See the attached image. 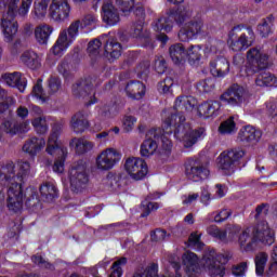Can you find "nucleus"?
I'll use <instances>...</instances> for the list:
<instances>
[{
  "label": "nucleus",
  "instance_id": "7ed1b4c3",
  "mask_svg": "<svg viewBox=\"0 0 277 277\" xmlns=\"http://www.w3.org/2000/svg\"><path fill=\"white\" fill-rule=\"evenodd\" d=\"M192 14L193 12L189 8H180L177 11L170 12L160 17L153 26L154 30L170 34L172 27H174V21L180 23V25L185 23L184 27L179 32V39L182 42H189V40H194L196 36H200V34H202V27H205L202 19H190Z\"/></svg>",
  "mask_w": 277,
  "mask_h": 277
},
{
  "label": "nucleus",
  "instance_id": "aec40b11",
  "mask_svg": "<svg viewBox=\"0 0 277 277\" xmlns=\"http://www.w3.org/2000/svg\"><path fill=\"white\" fill-rule=\"evenodd\" d=\"M182 263L184 266V272L188 277H196L200 274V264L198 260V255L196 253L186 251L182 255Z\"/></svg>",
  "mask_w": 277,
  "mask_h": 277
},
{
  "label": "nucleus",
  "instance_id": "4d7b16f0",
  "mask_svg": "<svg viewBox=\"0 0 277 277\" xmlns=\"http://www.w3.org/2000/svg\"><path fill=\"white\" fill-rule=\"evenodd\" d=\"M215 199V197L211 196V192L209 190V186L201 187V194H200V202L205 207H209L211 205V200Z\"/></svg>",
  "mask_w": 277,
  "mask_h": 277
},
{
  "label": "nucleus",
  "instance_id": "338daca9",
  "mask_svg": "<svg viewBox=\"0 0 277 277\" xmlns=\"http://www.w3.org/2000/svg\"><path fill=\"white\" fill-rule=\"evenodd\" d=\"M168 237V233L163 229H156L151 234V240L153 241H164V239Z\"/></svg>",
  "mask_w": 277,
  "mask_h": 277
},
{
  "label": "nucleus",
  "instance_id": "423d86ee",
  "mask_svg": "<svg viewBox=\"0 0 277 277\" xmlns=\"http://www.w3.org/2000/svg\"><path fill=\"white\" fill-rule=\"evenodd\" d=\"M167 263L163 274L160 276H157L159 265L151 263L147 267L136 269L132 277H183V273L181 272V255L177 253H169L167 255Z\"/></svg>",
  "mask_w": 277,
  "mask_h": 277
},
{
  "label": "nucleus",
  "instance_id": "9b49d317",
  "mask_svg": "<svg viewBox=\"0 0 277 277\" xmlns=\"http://www.w3.org/2000/svg\"><path fill=\"white\" fill-rule=\"evenodd\" d=\"M241 29H243V26L238 25L235 26L229 32L227 44L232 51H246L248 47H252V44H254L255 36L252 28H247V32H242L237 39L235 31H241Z\"/></svg>",
  "mask_w": 277,
  "mask_h": 277
},
{
  "label": "nucleus",
  "instance_id": "e433bc0d",
  "mask_svg": "<svg viewBox=\"0 0 277 277\" xmlns=\"http://www.w3.org/2000/svg\"><path fill=\"white\" fill-rule=\"evenodd\" d=\"M79 29H81V21L77 19L72 22L68 28L62 30L58 35L65 37V40L72 44V42H75L79 36Z\"/></svg>",
  "mask_w": 277,
  "mask_h": 277
},
{
  "label": "nucleus",
  "instance_id": "f3484780",
  "mask_svg": "<svg viewBox=\"0 0 277 277\" xmlns=\"http://www.w3.org/2000/svg\"><path fill=\"white\" fill-rule=\"evenodd\" d=\"M274 232L266 221L259 223L253 230L252 243H263L264 246H272L274 243Z\"/></svg>",
  "mask_w": 277,
  "mask_h": 277
},
{
  "label": "nucleus",
  "instance_id": "72a5a7b5",
  "mask_svg": "<svg viewBox=\"0 0 277 277\" xmlns=\"http://www.w3.org/2000/svg\"><path fill=\"white\" fill-rule=\"evenodd\" d=\"M169 55L173 63L183 64L187 60L185 47L182 43H175L169 48Z\"/></svg>",
  "mask_w": 277,
  "mask_h": 277
},
{
  "label": "nucleus",
  "instance_id": "3c124183",
  "mask_svg": "<svg viewBox=\"0 0 277 277\" xmlns=\"http://www.w3.org/2000/svg\"><path fill=\"white\" fill-rule=\"evenodd\" d=\"M98 23V17L94 14H87L80 21V27L81 29H88L90 27H94Z\"/></svg>",
  "mask_w": 277,
  "mask_h": 277
},
{
  "label": "nucleus",
  "instance_id": "a18cd8bd",
  "mask_svg": "<svg viewBox=\"0 0 277 277\" xmlns=\"http://www.w3.org/2000/svg\"><path fill=\"white\" fill-rule=\"evenodd\" d=\"M2 129L9 135H16L18 133V121L14 117L9 116L2 121Z\"/></svg>",
  "mask_w": 277,
  "mask_h": 277
},
{
  "label": "nucleus",
  "instance_id": "13d9d810",
  "mask_svg": "<svg viewBox=\"0 0 277 277\" xmlns=\"http://www.w3.org/2000/svg\"><path fill=\"white\" fill-rule=\"evenodd\" d=\"M213 88H215V81L213 79L201 80L197 84V90H199V92H211Z\"/></svg>",
  "mask_w": 277,
  "mask_h": 277
},
{
  "label": "nucleus",
  "instance_id": "5fc2aeb1",
  "mask_svg": "<svg viewBox=\"0 0 277 277\" xmlns=\"http://www.w3.org/2000/svg\"><path fill=\"white\" fill-rule=\"evenodd\" d=\"M142 207L144 213L141 214V217H146L150 214V211H157V209H159V203L148 201V199H146L145 201L142 202Z\"/></svg>",
  "mask_w": 277,
  "mask_h": 277
},
{
  "label": "nucleus",
  "instance_id": "8fccbe9b",
  "mask_svg": "<svg viewBox=\"0 0 277 277\" xmlns=\"http://www.w3.org/2000/svg\"><path fill=\"white\" fill-rule=\"evenodd\" d=\"M115 3L126 16L135 8V0H115Z\"/></svg>",
  "mask_w": 277,
  "mask_h": 277
},
{
  "label": "nucleus",
  "instance_id": "f8f14e48",
  "mask_svg": "<svg viewBox=\"0 0 277 277\" xmlns=\"http://www.w3.org/2000/svg\"><path fill=\"white\" fill-rule=\"evenodd\" d=\"M85 170L87 167L83 160L74 163L70 168L68 179L72 192H81L88 186L90 180Z\"/></svg>",
  "mask_w": 277,
  "mask_h": 277
},
{
  "label": "nucleus",
  "instance_id": "680f3d73",
  "mask_svg": "<svg viewBox=\"0 0 277 277\" xmlns=\"http://www.w3.org/2000/svg\"><path fill=\"white\" fill-rule=\"evenodd\" d=\"M62 88V80L57 77H52L49 80V92L50 94H55L60 92V89Z\"/></svg>",
  "mask_w": 277,
  "mask_h": 277
},
{
  "label": "nucleus",
  "instance_id": "bb28decb",
  "mask_svg": "<svg viewBox=\"0 0 277 277\" xmlns=\"http://www.w3.org/2000/svg\"><path fill=\"white\" fill-rule=\"evenodd\" d=\"M53 31H55V29L49 24H41L36 26L34 30L36 42H38V44H49V40H51Z\"/></svg>",
  "mask_w": 277,
  "mask_h": 277
},
{
  "label": "nucleus",
  "instance_id": "7c9ffc66",
  "mask_svg": "<svg viewBox=\"0 0 277 277\" xmlns=\"http://www.w3.org/2000/svg\"><path fill=\"white\" fill-rule=\"evenodd\" d=\"M210 72L213 77H226L230 72V63L225 57H220L210 63Z\"/></svg>",
  "mask_w": 277,
  "mask_h": 277
},
{
  "label": "nucleus",
  "instance_id": "864d4df0",
  "mask_svg": "<svg viewBox=\"0 0 277 277\" xmlns=\"http://www.w3.org/2000/svg\"><path fill=\"white\" fill-rule=\"evenodd\" d=\"M122 265H127L126 258H121L113 264L109 277H122Z\"/></svg>",
  "mask_w": 277,
  "mask_h": 277
},
{
  "label": "nucleus",
  "instance_id": "79ce46f5",
  "mask_svg": "<svg viewBox=\"0 0 277 277\" xmlns=\"http://www.w3.org/2000/svg\"><path fill=\"white\" fill-rule=\"evenodd\" d=\"M116 114H118L116 106H103L98 109L97 120L98 122H107V120L115 118Z\"/></svg>",
  "mask_w": 277,
  "mask_h": 277
},
{
  "label": "nucleus",
  "instance_id": "a878e982",
  "mask_svg": "<svg viewBox=\"0 0 277 277\" xmlns=\"http://www.w3.org/2000/svg\"><path fill=\"white\" fill-rule=\"evenodd\" d=\"M19 62L30 68V70H38L42 66V58L34 50H26L22 53Z\"/></svg>",
  "mask_w": 277,
  "mask_h": 277
},
{
  "label": "nucleus",
  "instance_id": "0e129e2a",
  "mask_svg": "<svg viewBox=\"0 0 277 277\" xmlns=\"http://www.w3.org/2000/svg\"><path fill=\"white\" fill-rule=\"evenodd\" d=\"M132 38H148V36L144 34V22L141 21L140 23L134 25Z\"/></svg>",
  "mask_w": 277,
  "mask_h": 277
},
{
  "label": "nucleus",
  "instance_id": "bf43d9fd",
  "mask_svg": "<svg viewBox=\"0 0 277 277\" xmlns=\"http://www.w3.org/2000/svg\"><path fill=\"white\" fill-rule=\"evenodd\" d=\"M233 212L228 209H223L219 213L215 214V212L209 214V219L213 217V222H224L225 220H228L229 215H232Z\"/></svg>",
  "mask_w": 277,
  "mask_h": 277
},
{
  "label": "nucleus",
  "instance_id": "69168bd1",
  "mask_svg": "<svg viewBox=\"0 0 277 277\" xmlns=\"http://www.w3.org/2000/svg\"><path fill=\"white\" fill-rule=\"evenodd\" d=\"M198 198H200V195L198 193H190L188 195H183L182 205L189 207V205H194V202H196Z\"/></svg>",
  "mask_w": 277,
  "mask_h": 277
},
{
  "label": "nucleus",
  "instance_id": "a211bd4d",
  "mask_svg": "<svg viewBox=\"0 0 277 277\" xmlns=\"http://www.w3.org/2000/svg\"><path fill=\"white\" fill-rule=\"evenodd\" d=\"M263 137V132L255 127L248 124L243 126L237 135V142L240 144H248L249 146H254L261 142Z\"/></svg>",
  "mask_w": 277,
  "mask_h": 277
},
{
  "label": "nucleus",
  "instance_id": "f704fd0d",
  "mask_svg": "<svg viewBox=\"0 0 277 277\" xmlns=\"http://www.w3.org/2000/svg\"><path fill=\"white\" fill-rule=\"evenodd\" d=\"M255 85L259 88H277V78L268 71H262L255 78Z\"/></svg>",
  "mask_w": 277,
  "mask_h": 277
},
{
  "label": "nucleus",
  "instance_id": "9d476101",
  "mask_svg": "<svg viewBox=\"0 0 277 277\" xmlns=\"http://www.w3.org/2000/svg\"><path fill=\"white\" fill-rule=\"evenodd\" d=\"M121 160L122 154L114 147H108L106 149H103L96 156L95 168L100 172H109V170H114Z\"/></svg>",
  "mask_w": 277,
  "mask_h": 277
},
{
  "label": "nucleus",
  "instance_id": "09e8293b",
  "mask_svg": "<svg viewBox=\"0 0 277 277\" xmlns=\"http://www.w3.org/2000/svg\"><path fill=\"white\" fill-rule=\"evenodd\" d=\"M200 57H202V48L200 45H192L186 50V60L200 62Z\"/></svg>",
  "mask_w": 277,
  "mask_h": 277
},
{
  "label": "nucleus",
  "instance_id": "37998d69",
  "mask_svg": "<svg viewBox=\"0 0 277 277\" xmlns=\"http://www.w3.org/2000/svg\"><path fill=\"white\" fill-rule=\"evenodd\" d=\"M269 255L265 252H260L255 256V274L258 276H263L265 274V265H267V261Z\"/></svg>",
  "mask_w": 277,
  "mask_h": 277
},
{
  "label": "nucleus",
  "instance_id": "e2e57ef3",
  "mask_svg": "<svg viewBox=\"0 0 277 277\" xmlns=\"http://www.w3.org/2000/svg\"><path fill=\"white\" fill-rule=\"evenodd\" d=\"M172 85H174V80L167 78L159 83L158 89L162 94H169V92H172Z\"/></svg>",
  "mask_w": 277,
  "mask_h": 277
},
{
  "label": "nucleus",
  "instance_id": "6e6d98bb",
  "mask_svg": "<svg viewBox=\"0 0 277 277\" xmlns=\"http://www.w3.org/2000/svg\"><path fill=\"white\" fill-rule=\"evenodd\" d=\"M188 246L194 250H202L205 243L200 241V234L193 233L188 238Z\"/></svg>",
  "mask_w": 277,
  "mask_h": 277
},
{
  "label": "nucleus",
  "instance_id": "ddd939ff",
  "mask_svg": "<svg viewBox=\"0 0 277 277\" xmlns=\"http://www.w3.org/2000/svg\"><path fill=\"white\" fill-rule=\"evenodd\" d=\"M21 3L19 8L18 4ZM34 0H0V11L5 10L3 16H9L10 18H16L21 16L22 18L29 14L31 10V4Z\"/></svg>",
  "mask_w": 277,
  "mask_h": 277
},
{
  "label": "nucleus",
  "instance_id": "6ab92c4d",
  "mask_svg": "<svg viewBox=\"0 0 277 277\" xmlns=\"http://www.w3.org/2000/svg\"><path fill=\"white\" fill-rule=\"evenodd\" d=\"M185 174L186 179L189 181L199 183V181H207L211 174V171H209V168L193 161L186 164Z\"/></svg>",
  "mask_w": 277,
  "mask_h": 277
},
{
  "label": "nucleus",
  "instance_id": "a19ab883",
  "mask_svg": "<svg viewBox=\"0 0 277 277\" xmlns=\"http://www.w3.org/2000/svg\"><path fill=\"white\" fill-rule=\"evenodd\" d=\"M258 34L261 38H267L274 34V18L266 17L261 24L258 25Z\"/></svg>",
  "mask_w": 277,
  "mask_h": 277
},
{
  "label": "nucleus",
  "instance_id": "ea45409f",
  "mask_svg": "<svg viewBox=\"0 0 277 277\" xmlns=\"http://www.w3.org/2000/svg\"><path fill=\"white\" fill-rule=\"evenodd\" d=\"M40 194L42 198L47 200V202H52V200L57 198L58 196L57 187H55V184L51 182L41 185Z\"/></svg>",
  "mask_w": 277,
  "mask_h": 277
},
{
  "label": "nucleus",
  "instance_id": "b1692460",
  "mask_svg": "<svg viewBox=\"0 0 277 277\" xmlns=\"http://www.w3.org/2000/svg\"><path fill=\"white\" fill-rule=\"evenodd\" d=\"M222 111V103L220 101L210 100L198 106L197 113L200 118H213L220 116Z\"/></svg>",
  "mask_w": 277,
  "mask_h": 277
},
{
  "label": "nucleus",
  "instance_id": "c756f323",
  "mask_svg": "<svg viewBox=\"0 0 277 277\" xmlns=\"http://www.w3.org/2000/svg\"><path fill=\"white\" fill-rule=\"evenodd\" d=\"M51 5V0H35L31 10V16L35 21H44L47 14H49V8Z\"/></svg>",
  "mask_w": 277,
  "mask_h": 277
},
{
  "label": "nucleus",
  "instance_id": "c9c22d12",
  "mask_svg": "<svg viewBox=\"0 0 277 277\" xmlns=\"http://www.w3.org/2000/svg\"><path fill=\"white\" fill-rule=\"evenodd\" d=\"M70 148L77 153V155H83L94 148V143L85 140V138H72L69 143Z\"/></svg>",
  "mask_w": 277,
  "mask_h": 277
},
{
  "label": "nucleus",
  "instance_id": "4c0bfd02",
  "mask_svg": "<svg viewBox=\"0 0 277 277\" xmlns=\"http://www.w3.org/2000/svg\"><path fill=\"white\" fill-rule=\"evenodd\" d=\"M49 120H51V117L47 116L35 117L31 120V124L39 135H47L49 133Z\"/></svg>",
  "mask_w": 277,
  "mask_h": 277
},
{
  "label": "nucleus",
  "instance_id": "c85d7f7f",
  "mask_svg": "<svg viewBox=\"0 0 277 277\" xmlns=\"http://www.w3.org/2000/svg\"><path fill=\"white\" fill-rule=\"evenodd\" d=\"M47 146V141L42 137H31L23 146V151L30 155V157H36L42 148Z\"/></svg>",
  "mask_w": 277,
  "mask_h": 277
},
{
  "label": "nucleus",
  "instance_id": "052dcab7",
  "mask_svg": "<svg viewBox=\"0 0 277 277\" xmlns=\"http://www.w3.org/2000/svg\"><path fill=\"white\" fill-rule=\"evenodd\" d=\"M267 274L268 276H274V274H277V246L273 248L271 253V264Z\"/></svg>",
  "mask_w": 277,
  "mask_h": 277
},
{
  "label": "nucleus",
  "instance_id": "412c9836",
  "mask_svg": "<svg viewBox=\"0 0 277 277\" xmlns=\"http://www.w3.org/2000/svg\"><path fill=\"white\" fill-rule=\"evenodd\" d=\"M72 92L75 96H83L87 101V105H94L96 103V97H94V87L88 83V81H81L72 85Z\"/></svg>",
  "mask_w": 277,
  "mask_h": 277
},
{
  "label": "nucleus",
  "instance_id": "dca6fc26",
  "mask_svg": "<svg viewBox=\"0 0 277 277\" xmlns=\"http://www.w3.org/2000/svg\"><path fill=\"white\" fill-rule=\"evenodd\" d=\"M72 8L68 0H51L49 16L54 23H66L70 18Z\"/></svg>",
  "mask_w": 277,
  "mask_h": 277
},
{
  "label": "nucleus",
  "instance_id": "0eeeda50",
  "mask_svg": "<svg viewBox=\"0 0 277 277\" xmlns=\"http://www.w3.org/2000/svg\"><path fill=\"white\" fill-rule=\"evenodd\" d=\"M269 67V55L265 53L263 48H251L247 52V64L240 70V77H252L259 70Z\"/></svg>",
  "mask_w": 277,
  "mask_h": 277
},
{
  "label": "nucleus",
  "instance_id": "cd10ccee",
  "mask_svg": "<svg viewBox=\"0 0 277 277\" xmlns=\"http://www.w3.org/2000/svg\"><path fill=\"white\" fill-rule=\"evenodd\" d=\"M126 94L129 98L140 101L146 94V85L140 81H130L126 85Z\"/></svg>",
  "mask_w": 277,
  "mask_h": 277
},
{
  "label": "nucleus",
  "instance_id": "5701e85b",
  "mask_svg": "<svg viewBox=\"0 0 277 277\" xmlns=\"http://www.w3.org/2000/svg\"><path fill=\"white\" fill-rule=\"evenodd\" d=\"M102 21L109 27H114L120 23V14L118 13V9L114 6V2H104L102 6Z\"/></svg>",
  "mask_w": 277,
  "mask_h": 277
},
{
  "label": "nucleus",
  "instance_id": "c03bdc74",
  "mask_svg": "<svg viewBox=\"0 0 277 277\" xmlns=\"http://www.w3.org/2000/svg\"><path fill=\"white\" fill-rule=\"evenodd\" d=\"M237 131V124L235 123V117H229L227 120L223 121L219 127V133L221 135H230Z\"/></svg>",
  "mask_w": 277,
  "mask_h": 277
},
{
  "label": "nucleus",
  "instance_id": "774afa93",
  "mask_svg": "<svg viewBox=\"0 0 277 277\" xmlns=\"http://www.w3.org/2000/svg\"><path fill=\"white\" fill-rule=\"evenodd\" d=\"M266 109L272 118L277 116V101L273 100L266 103Z\"/></svg>",
  "mask_w": 277,
  "mask_h": 277
},
{
  "label": "nucleus",
  "instance_id": "2eb2a0df",
  "mask_svg": "<svg viewBox=\"0 0 277 277\" xmlns=\"http://www.w3.org/2000/svg\"><path fill=\"white\" fill-rule=\"evenodd\" d=\"M123 168L133 181H142L148 174V164L142 158L130 157L126 159Z\"/></svg>",
  "mask_w": 277,
  "mask_h": 277
},
{
  "label": "nucleus",
  "instance_id": "58836bf2",
  "mask_svg": "<svg viewBox=\"0 0 277 277\" xmlns=\"http://www.w3.org/2000/svg\"><path fill=\"white\" fill-rule=\"evenodd\" d=\"M105 53L111 60H118L122 55V45L117 41L106 39Z\"/></svg>",
  "mask_w": 277,
  "mask_h": 277
},
{
  "label": "nucleus",
  "instance_id": "4be33fe9",
  "mask_svg": "<svg viewBox=\"0 0 277 277\" xmlns=\"http://www.w3.org/2000/svg\"><path fill=\"white\" fill-rule=\"evenodd\" d=\"M0 27L5 42H12L18 34V23L14 21V17L3 15Z\"/></svg>",
  "mask_w": 277,
  "mask_h": 277
},
{
  "label": "nucleus",
  "instance_id": "39448f33",
  "mask_svg": "<svg viewBox=\"0 0 277 277\" xmlns=\"http://www.w3.org/2000/svg\"><path fill=\"white\" fill-rule=\"evenodd\" d=\"M60 135H62V124L55 123L48 137L45 148V153H48V155H51V157H57L52 167L55 174H64L66 157H68V148L62 147Z\"/></svg>",
  "mask_w": 277,
  "mask_h": 277
},
{
  "label": "nucleus",
  "instance_id": "393cba45",
  "mask_svg": "<svg viewBox=\"0 0 277 277\" xmlns=\"http://www.w3.org/2000/svg\"><path fill=\"white\" fill-rule=\"evenodd\" d=\"M0 83L9 85V88H17L19 92H25L27 80L21 76V72L3 74Z\"/></svg>",
  "mask_w": 277,
  "mask_h": 277
},
{
  "label": "nucleus",
  "instance_id": "2f4dec72",
  "mask_svg": "<svg viewBox=\"0 0 277 277\" xmlns=\"http://www.w3.org/2000/svg\"><path fill=\"white\" fill-rule=\"evenodd\" d=\"M72 43L64 37V35H58L55 43L50 49V55H54V57H62L64 53L70 49Z\"/></svg>",
  "mask_w": 277,
  "mask_h": 277
},
{
  "label": "nucleus",
  "instance_id": "49530a36",
  "mask_svg": "<svg viewBox=\"0 0 277 277\" xmlns=\"http://www.w3.org/2000/svg\"><path fill=\"white\" fill-rule=\"evenodd\" d=\"M103 42H107V35H103L100 39H94L93 41L89 42L88 45V53L90 55H98L101 53V47Z\"/></svg>",
  "mask_w": 277,
  "mask_h": 277
},
{
  "label": "nucleus",
  "instance_id": "473e14b6",
  "mask_svg": "<svg viewBox=\"0 0 277 277\" xmlns=\"http://www.w3.org/2000/svg\"><path fill=\"white\" fill-rule=\"evenodd\" d=\"M90 127V122L83 113H77L71 117L70 129L74 133H83Z\"/></svg>",
  "mask_w": 277,
  "mask_h": 277
},
{
  "label": "nucleus",
  "instance_id": "4468645a",
  "mask_svg": "<svg viewBox=\"0 0 277 277\" xmlns=\"http://www.w3.org/2000/svg\"><path fill=\"white\" fill-rule=\"evenodd\" d=\"M221 101L229 107H239L250 101V93L243 87L234 84L221 95Z\"/></svg>",
  "mask_w": 277,
  "mask_h": 277
},
{
  "label": "nucleus",
  "instance_id": "f257e3e1",
  "mask_svg": "<svg viewBox=\"0 0 277 277\" xmlns=\"http://www.w3.org/2000/svg\"><path fill=\"white\" fill-rule=\"evenodd\" d=\"M173 109L174 114L168 111L162 113V127L161 129H151L146 133V140L141 145L142 157H153L157 153V140L160 137L161 155H170L172 150V141L170 135L174 131V138L184 146V148H192L198 140L205 138V129L193 130L189 123H185V116L183 114H189L196 109V100L192 96H180L175 100Z\"/></svg>",
  "mask_w": 277,
  "mask_h": 277
},
{
  "label": "nucleus",
  "instance_id": "20e7f679",
  "mask_svg": "<svg viewBox=\"0 0 277 277\" xmlns=\"http://www.w3.org/2000/svg\"><path fill=\"white\" fill-rule=\"evenodd\" d=\"M208 235L214 237V239H219V241H223L224 243H229L233 241H237L241 250V252H252L254 250V243L252 242V238L250 241V234L252 230L250 228H246L241 232V226L239 225H229L225 230L220 229L215 225H211L207 229Z\"/></svg>",
  "mask_w": 277,
  "mask_h": 277
},
{
  "label": "nucleus",
  "instance_id": "f03ea898",
  "mask_svg": "<svg viewBox=\"0 0 277 277\" xmlns=\"http://www.w3.org/2000/svg\"><path fill=\"white\" fill-rule=\"evenodd\" d=\"M31 174V164L28 161L22 160L17 162V167L10 162L0 166V183L5 185L6 189V207L9 211L18 213L23 211V203L38 200V190L34 187L27 188V194H23V185Z\"/></svg>",
  "mask_w": 277,
  "mask_h": 277
},
{
  "label": "nucleus",
  "instance_id": "603ef678",
  "mask_svg": "<svg viewBox=\"0 0 277 277\" xmlns=\"http://www.w3.org/2000/svg\"><path fill=\"white\" fill-rule=\"evenodd\" d=\"M136 122L137 118L131 115H126L122 119V127L126 133H131V131H133V129L135 128Z\"/></svg>",
  "mask_w": 277,
  "mask_h": 277
},
{
  "label": "nucleus",
  "instance_id": "de8ad7c7",
  "mask_svg": "<svg viewBox=\"0 0 277 277\" xmlns=\"http://www.w3.org/2000/svg\"><path fill=\"white\" fill-rule=\"evenodd\" d=\"M32 96H35L37 101H40V103H47L49 100V94L44 93V90L42 89L41 79L37 80V83L32 89Z\"/></svg>",
  "mask_w": 277,
  "mask_h": 277
},
{
  "label": "nucleus",
  "instance_id": "6e6552de",
  "mask_svg": "<svg viewBox=\"0 0 277 277\" xmlns=\"http://www.w3.org/2000/svg\"><path fill=\"white\" fill-rule=\"evenodd\" d=\"M229 256L226 254L217 253L215 250H208L202 260L200 261V265H202L205 272L209 273L211 277H224V265L228 263Z\"/></svg>",
  "mask_w": 277,
  "mask_h": 277
},
{
  "label": "nucleus",
  "instance_id": "1a4fd4ad",
  "mask_svg": "<svg viewBox=\"0 0 277 277\" xmlns=\"http://www.w3.org/2000/svg\"><path fill=\"white\" fill-rule=\"evenodd\" d=\"M243 157H246V150L241 148L222 151L217 157V167L226 174H230V172H235V168L241 163Z\"/></svg>",
  "mask_w": 277,
  "mask_h": 277
}]
</instances>
